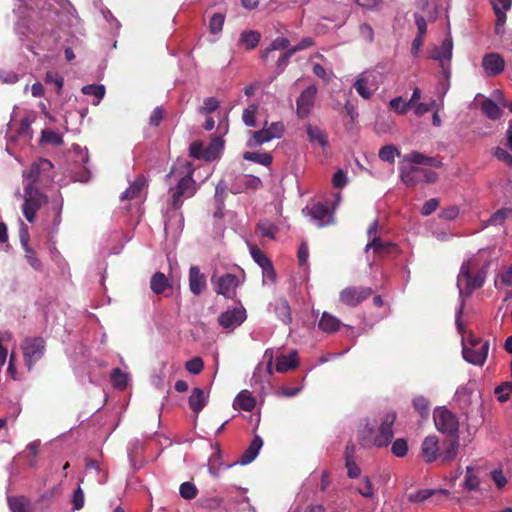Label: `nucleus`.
Here are the masks:
<instances>
[{
    "mask_svg": "<svg viewBox=\"0 0 512 512\" xmlns=\"http://www.w3.org/2000/svg\"><path fill=\"white\" fill-rule=\"evenodd\" d=\"M49 204V209L53 213V223L58 225L61 221V213L63 208V198L59 195L49 201L48 196L41 192L32 184H27L24 187V203L22 205V212L25 219L29 223H34L36 220L37 211L44 205Z\"/></svg>",
    "mask_w": 512,
    "mask_h": 512,
    "instance_id": "1",
    "label": "nucleus"
},
{
    "mask_svg": "<svg viewBox=\"0 0 512 512\" xmlns=\"http://www.w3.org/2000/svg\"><path fill=\"white\" fill-rule=\"evenodd\" d=\"M400 177L407 187H414L420 183H435L438 180V174L430 169L415 166L402 167Z\"/></svg>",
    "mask_w": 512,
    "mask_h": 512,
    "instance_id": "2",
    "label": "nucleus"
},
{
    "mask_svg": "<svg viewBox=\"0 0 512 512\" xmlns=\"http://www.w3.org/2000/svg\"><path fill=\"white\" fill-rule=\"evenodd\" d=\"M46 342L40 336L26 337L22 344L21 350L23 353L24 361L28 370H32L36 362H38L45 353Z\"/></svg>",
    "mask_w": 512,
    "mask_h": 512,
    "instance_id": "3",
    "label": "nucleus"
},
{
    "mask_svg": "<svg viewBox=\"0 0 512 512\" xmlns=\"http://www.w3.org/2000/svg\"><path fill=\"white\" fill-rule=\"evenodd\" d=\"M434 422L437 430L447 437L459 436V423L457 417L448 409L437 408L434 411Z\"/></svg>",
    "mask_w": 512,
    "mask_h": 512,
    "instance_id": "4",
    "label": "nucleus"
},
{
    "mask_svg": "<svg viewBox=\"0 0 512 512\" xmlns=\"http://www.w3.org/2000/svg\"><path fill=\"white\" fill-rule=\"evenodd\" d=\"M373 293L370 287H346L339 293V300L342 304L349 307H356Z\"/></svg>",
    "mask_w": 512,
    "mask_h": 512,
    "instance_id": "5",
    "label": "nucleus"
},
{
    "mask_svg": "<svg viewBox=\"0 0 512 512\" xmlns=\"http://www.w3.org/2000/svg\"><path fill=\"white\" fill-rule=\"evenodd\" d=\"M397 415L395 412L386 413L379 426L378 434L374 438L375 446L381 448L388 446L394 436L393 425L396 421Z\"/></svg>",
    "mask_w": 512,
    "mask_h": 512,
    "instance_id": "6",
    "label": "nucleus"
},
{
    "mask_svg": "<svg viewBox=\"0 0 512 512\" xmlns=\"http://www.w3.org/2000/svg\"><path fill=\"white\" fill-rule=\"evenodd\" d=\"M195 193V181L192 178L191 172L188 175L182 177L172 194L171 207L174 210H178L182 206V197H191Z\"/></svg>",
    "mask_w": 512,
    "mask_h": 512,
    "instance_id": "7",
    "label": "nucleus"
},
{
    "mask_svg": "<svg viewBox=\"0 0 512 512\" xmlns=\"http://www.w3.org/2000/svg\"><path fill=\"white\" fill-rule=\"evenodd\" d=\"M377 230L378 221L374 220L367 231L368 236L372 237V241L366 245V250L372 248L375 253L380 255L399 253V247L396 244L391 242H382L381 239L376 236Z\"/></svg>",
    "mask_w": 512,
    "mask_h": 512,
    "instance_id": "8",
    "label": "nucleus"
},
{
    "mask_svg": "<svg viewBox=\"0 0 512 512\" xmlns=\"http://www.w3.org/2000/svg\"><path fill=\"white\" fill-rule=\"evenodd\" d=\"M317 87L315 85L308 86L301 92L296 100V114L298 118L304 119L310 113L315 104Z\"/></svg>",
    "mask_w": 512,
    "mask_h": 512,
    "instance_id": "9",
    "label": "nucleus"
},
{
    "mask_svg": "<svg viewBox=\"0 0 512 512\" xmlns=\"http://www.w3.org/2000/svg\"><path fill=\"white\" fill-rule=\"evenodd\" d=\"M489 351V341L479 342V347H470L468 345H463L462 355L463 358L477 366H483Z\"/></svg>",
    "mask_w": 512,
    "mask_h": 512,
    "instance_id": "10",
    "label": "nucleus"
},
{
    "mask_svg": "<svg viewBox=\"0 0 512 512\" xmlns=\"http://www.w3.org/2000/svg\"><path fill=\"white\" fill-rule=\"evenodd\" d=\"M246 319V310L243 307L234 308L221 313L218 322L226 330H234Z\"/></svg>",
    "mask_w": 512,
    "mask_h": 512,
    "instance_id": "11",
    "label": "nucleus"
},
{
    "mask_svg": "<svg viewBox=\"0 0 512 512\" xmlns=\"http://www.w3.org/2000/svg\"><path fill=\"white\" fill-rule=\"evenodd\" d=\"M459 449V436L447 437L443 440L439 450V461L441 464H447L453 461Z\"/></svg>",
    "mask_w": 512,
    "mask_h": 512,
    "instance_id": "12",
    "label": "nucleus"
},
{
    "mask_svg": "<svg viewBox=\"0 0 512 512\" xmlns=\"http://www.w3.org/2000/svg\"><path fill=\"white\" fill-rule=\"evenodd\" d=\"M482 67L488 76H497L504 71L505 60L498 53H488L483 57Z\"/></svg>",
    "mask_w": 512,
    "mask_h": 512,
    "instance_id": "13",
    "label": "nucleus"
},
{
    "mask_svg": "<svg viewBox=\"0 0 512 512\" xmlns=\"http://www.w3.org/2000/svg\"><path fill=\"white\" fill-rule=\"evenodd\" d=\"M189 289L195 296L201 295L207 288V278L198 266H191L189 269Z\"/></svg>",
    "mask_w": 512,
    "mask_h": 512,
    "instance_id": "14",
    "label": "nucleus"
},
{
    "mask_svg": "<svg viewBox=\"0 0 512 512\" xmlns=\"http://www.w3.org/2000/svg\"><path fill=\"white\" fill-rule=\"evenodd\" d=\"M238 284V278L234 274L226 273L219 277L215 292L226 298H231L235 295V289Z\"/></svg>",
    "mask_w": 512,
    "mask_h": 512,
    "instance_id": "15",
    "label": "nucleus"
},
{
    "mask_svg": "<svg viewBox=\"0 0 512 512\" xmlns=\"http://www.w3.org/2000/svg\"><path fill=\"white\" fill-rule=\"evenodd\" d=\"M439 441L436 436H428L424 439L421 452L427 463H432L439 459Z\"/></svg>",
    "mask_w": 512,
    "mask_h": 512,
    "instance_id": "16",
    "label": "nucleus"
},
{
    "mask_svg": "<svg viewBox=\"0 0 512 512\" xmlns=\"http://www.w3.org/2000/svg\"><path fill=\"white\" fill-rule=\"evenodd\" d=\"M52 167L53 165L50 160L42 158L33 162L29 169L24 173V176L29 181L28 184H32V186H34L39 180L41 172L48 171Z\"/></svg>",
    "mask_w": 512,
    "mask_h": 512,
    "instance_id": "17",
    "label": "nucleus"
},
{
    "mask_svg": "<svg viewBox=\"0 0 512 512\" xmlns=\"http://www.w3.org/2000/svg\"><path fill=\"white\" fill-rule=\"evenodd\" d=\"M310 215L313 219L319 221L318 226L324 227L334 223L333 213L330 212L329 207L323 203H317L310 209Z\"/></svg>",
    "mask_w": 512,
    "mask_h": 512,
    "instance_id": "18",
    "label": "nucleus"
},
{
    "mask_svg": "<svg viewBox=\"0 0 512 512\" xmlns=\"http://www.w3.org/2000/svg\"><path fill=\"white\" fill-rule=\"evenodd\" d=\"M452 49H453V42L451 38H447L442 42V45L440 48H435V50L432 52V58L436 61L441 62V67L444 70V73H447V71L444 68V61H451L452 58Z\"/></svg>",
    "mask_w": 512,
    "mask_h": 512,
    "instance_id": "19",
    "label": "nucleus"
},
{
    "mask_svg": "<svg viewBox=\"0 0 512 512\" xmlns=\"http://www.w3.org/2000/svg\"><path fill=\"white\" fill-rule=\"evenodd\" d=\"M297 351L293 350L288 355H281L276 360V371L285 373L289 370L295 369L298 366Z\"/></svg>",
    "mask_w": 512,
    "mask_h": 512,
    "instance_id": "20",
    "label": "nucleus"
},
{
    "mask_svg": "<svg viewBox=\"0 0 512 512\" xmlns=\"http://www.w3.org/2000/svg\"><path fill=\"white\" fill-rule=\"evenodd\" d=\"M263 446V440L259 435H255L252 439L248 448L242 454L239 462L242 465L251 463L259 454L261 447Z\"/></svg>",
    "mask_w": 512,
    "mask_h": 512,
    "instance_id": "21",
    "label": "nucleus"
},
{
    "mask_svg": "<svg viewBox=\"0 0 512 512\" xmlns=\"http://www.w3.org/2000/svg\"><path fill=\"white\" fill-rule=\"evenodd\" d=\"M7 504L11 512H33L31 500L24 496H9Z\"/></svg>",
    "mask_w": 512,
    "mask_h": 512,
    "instance_id": "22",
    "label": "nucleus"
},
{
    "mask_svg": "<svg viewBox=\"0 0 512 512\" xmlns=\"http://www.w3.org/2000/svg\"><path fill=\"white\" fill-rule=\"evenodd\" d=\"M486 271L480 269L475 275L468 277L465 282V293L470 296L475 290L480 289L485 282Z\"/></svg>",
    "mask_w": 512,
    "mask_h": 512,
    "instance_id": "23",
    "label": "nucleus"
},
{
    "mask_svg": "<svg viewBox=\"0 0 512 512\" xmlns=\"http://www.w3.org/2000/svg\"><path fill=\"white\" fill-rule=\"evenodd\" d=\"M251 138L247 141L246 145L249 148H254L256 146L263 145L272 140L268 130H267V121L264 122L262 129L258 131H250Z\"/></svg>",
    "mask_w": 512,
    "mask_h": 512,
    "instance_id": "24",
    "label": "nucleus"
},
{
    "mask_svg": "<svg viewBox=\"0 0 512 512\" xmlns=\"http://www.w3.org/2000/svg\"><path fill=\"white\" fill-rule=\"evenodd\" d=\"M234 408H239L243 411L250 412L256 405L255 398L250 394L249 391H241L234 400Z\"/></svg>",
    "mask_w": 512,
    "mask_h": 512,
    "instance_id": "25",
    "label": "nucleus"
},
{
    "mask_svg": "<svg viewBox=\"0 0 512 512\" xmlns=\"http://www.w3.org/2000/svg\"><path fill=\"white\" fill-rule=\"evenodd\" d=\"M318 326L324 332L333 333L339 330L341 322L330 313L324 312L319 320Z\"/></svg>",
    "mask_w": 512,
    "mask_h": 512,
    "instance_id": "26",
    "label": "nucleus"
},
{
    "mask_svg": "<svg viewBox=\"0 0 512 512\" xmlns=\"http://www.w3.org/2000/svg\"><path fill=\"white\" fill-rule=\"evenodd\" d=\"M146 180L144 177H138L131 183L129 188H127L121 195V200H132L140 197V194L145 187Z\"/></svg>",
    "mask_w": 512,
    "mask_h": 512,
    "instance_id": "27",
    "label": "nucleus"
},
{
    "mask_svg": "<svg viewBox=\"0 0 512 512\" xmlns=\"http://www.w3.org/2000/svg\"><path fill=\"white\" fill-rule=\"evenodd\" d=\"M188 402L190 409L194 413L198 414L206 405V397L204 391L201 388H194Z\"/></svg>",
    "mask_w": 512,
    "mask_h": 512,
    "instance_id": "28",
    "label": "nucleus"
},
{
    "mask_svg": "<svg viewBox=\"0 0 512 512\" xmlns=\"http://www.w3.org/2000/svg\"><path fill=\"white\" fill-rule=\"evenodd\" d=\"M306 132L310 142H317L321 147L328 145V136L318 126L307 125Z\"/></svg>",
    "mask_w": 512,
    "mask_h": 512,
    "instance_id": "29",
    "label": "nucleus"
},
{
    "mask_svg": "<svg viewBox=\"0 0 512 512\" xmlns=\"http://www.w3.org/2000/svg\"><path fill=\"white\" fill-rule=\"evenodd\" d=\"M168 287L170 283L164 273L158 271L151 277L150 288L155 294H162Z\"/></svg>",
    "mask_w": 512,
    "mask_h": 512,
    "instance_id": "30",
    "label": "nucleus"
},
{
    "mask_svg": "<svg viewBox=\"0 0 512 512\" xmlns=\"http://www.w3.org/2000/svg\"><path fill=\"white\" fill-rule=\"evenodd\" d=\"M243 159L261 164L266 167L270 166L273 161L272 155L268 152L258 153L246 151L243 153Z\"/></svg>",
    "mask_w": 512,
    "mask_h": 512,
    "instance_id": "31",
    "label": "nucleus"
},
{
    "mask_svg": "<svg viewBox=\"0 0 512 512\" xmlns=\"http://www.w3.org/2000/svg\"><path fill=\"white\" fill-rule=\"evenodd\" d=\"M277 317L284 323L290 324L292 321L291 309L286 299H280L275 304Z\"/></svg>",
    "mask_w": 512,
    "mask_h": 512,
    "instance_id": "32",
    "label": "nucleus"
},
{
    "mask_svg": "<svg viewBox=\"0 0 512 512\" xmlns=\"http://www.w3.org/2000/svg\"><path fill=\"white\" fill-rule=\"evenodd\" d=\"M482 112L492 120H497L502 116V110L499 106L491 99L487 98L481 103Z\"/></svg>",
    "mask_w": 512,
    "mask_h": 512,
    "instance_id": "33",
    "label": "nucleus"
},
{
    "mask_svg": "<svg viewBox=\"0 0 512 512\" xmlns=\"http://www.w3.org/2000/svg\"><path fill=\"white\" fill-rule=\"evenodd\" d=\"M436 492L443 493L445 495L449 494L448 490L439 489V490H433V489H423L416 491L414 493H410L408 495V500L413 503H421L428 498H430L432 495H434Z\"/></svg>",
    "mask_w": 512,
    "mask_h": 512,
    "instance_id": "34",
    "label": "nucleus"
},
{
    "mask_svg": "<svg viewBox=\"0 0 512 512\" xmlns=\"http://www.w3.org/2000/svg\"><path fill=\"white\" fill-rule=\"evenodd\" d=\"M508 218H512V208H501L490 216L486 225L501 226Z\"/></svg>",
    "mask_w": 512,
    "mask_h": 512,
    "instance_id": "35",
    "label": "nucleus"
},
{
    "mask_svg": "<svg viewBox=\"0 0 512 512\" xmlns=\"http://www.w3.org/2000/svg\"><path fill=\"white\" fill-rule=\"evenodd\" d=\"M260 38L261 35L259 32L249 30L241 33L240 41L247 50H252L258 45Z\"/></svg>",
    "mask_w": 512,
    "mask_h": 512,
    "instance_id": "36",
    "label": "nucleus"
},
{
    "mask_svg": "<svg viewBox=\"0 0 512 512\" xmlns=\"http://www.w3.org/2000/svg\"><path fill=\"white\" fill-rule=\"evenodd\" d=\"M353 86L357 93L364 99H369L373 95V90L368 87V79L364 74L359 76Z\"/></svg>",
    "mask_w": 512,
    "mask_h": 512,
    "instance_id": "37",
    "label": "nucleus"
},
{
    "mask_svg": "<svg viewBox=\"0 0 512 512\" xmlns=\"http://www.w3.org/2000/svg\"><path fill=\"white\" fill-rule=\"evenodd\" d=\"M40 440H34L26 446V457L28 458V465L32 468L37 466V456L39 455Z\"/></svg>",
    "mask_w": 512,
    "mask_h": 512,
    "instance_id": "38",
    "label": "nucleus"
},
{
    "mask_svg": "<svg viewBox=\"0 0 512 512\" xmlns=\"http://www.w3.org/2000/svg\"><path fill=\"white\" fill-rule=\"evenodd\" d=\"M396 155L400 156V151L392 144L381 147L378 153V156L382 161L391 164L394 163Z\"/></svg>",
    "mask_w": 512,
    "mask_h": 512,
    "instance_id": "39",
    "label": "nucleus"
},
{
    "mask_svg": "<svg viewBox=\"0 0 512 512\" xmlns=\"http://www.w3.org/2000/svg\"><path fill=\"white\" fill-rule=\"evenodd\" d=\"M82 93L85 95L94 96L96 98V101L93 102V104L97 105L105 95V87L103 85L96 84L86 85L82 88Z\"/></svg>",
    "mask_w": 512,
    "mask_h": 512,
    "instance_id": "40",
    "label": "nucleus"
},
{
    "mask_svg": "<svg viewBox=\"0 0 512 512\" xmlns=\"http://www.w3.org/2000/svg\"><path fill=\"white\" fill-rule=\"evenodd\" d=\"M413 407L422 418H427L430 413V403L427 398L417 396L413 399Z\"/></svg>",
    "mask_w": 512,
    "mask_h": 512,
    "instance_id": "41",
    "label": "nucleus"
},
{
    "mask_svg": "<svg viewBox=\"0 0 512 512\" xmlns=\"http://www.w3.org/2000/svg\"><path fill=\"white\" fill-rule=\"evenodd\" d=\"M258 111V105L255 103L250 104L244 109L242 114V120L248 127H256V113Z\"/></svg>",
    "mask_w": 512,
    "mask_h": 512,
    "instance_id": "42",
    "label": "nucleus"
},
{
    "mask_svg": "<svg viewBox=\"0 0 512 512\" xmlns=\"http://www.w3.org/2000/svg\"><path fill=\"white\" fill-rule=\"evenodd\" d=\"M111 381L113 386L118 389H125L128 383L127 374L124 373L120 368H115L111 373Z\"/></svg>",
    "mask_w": 512,
    "mask_h": 512,
    "instance_id": "43",
    "label": "nucleus"
},
{
    "mask_svg": "<svg viewBox=\"0 0 512 512\" xmlns=\"http://www.w3.org/2000/svg\"><path fill=\"white\" fill-rule=\"evenodd\" d=\"M256 231L260 234L262 237H267L270 239L275 238V234L277 232V228L275 225L267 222V221H260L256 226Z\"/></svg>",
    "mask_w": 512,
    "mask_h": 512,
    "instance_id": "44",
    "label": "nucleus"
},
{
    "mask_svg": "<svg viewBox=\"0 0 512 512\" xmlns=\"http://www.w3.org/2000/svg\"><path fill=\"white\" fill-rule=\"evenodd\" d=\"M480 481L473 473V468L468 466L466 468V475L464 478V488L469 491H475L479 488Z\"/></svg>",
    "mask_w": 512,
    "mask_h": 512,
    "instance_id": "45",
    "label": "nucleus"
},
{
    "mask_svg": "<svg viewBox=\"0 0 512 512\" xmlns=\"http://www.w3.org/2000/svg\"><path fill=\"white\" fill-rule=\"evenodd\" d=\"M222 147L223 142L220 138L213 139L212 142L205 148V160L209 161L215 159Z\"/></svg>",
    "mask_w": 512,
    "mask_h": 512,
    "instance_id": "46",
    "label": "nucleus"
},
{
    "mask_svg": "<svg viewBox=\"0 0 512 512\" xmlns=\"http://www.w3.org/2000/svg\"><path fill=\"white\" fill-rule=\"evenodd\" d=\"M225 16L222 13H215L209 21V31L211 34H217L222 31Z\"/></svg>",
    "mask_w": 512,
    "mask_h": 512,
    "instance_id": "47",
    "label": "nucleus"
},
{
    "mask_svg": "<svg viewBox=\"0 0 512 512\" xmlns=\"http://www.w3.org/2000/svg\"><path fill=\"white\" fill-rule=\"evenodd\" d=\"M250 254L261 268L271 263V260L256 245L250 246Z\"/></svg>",
    "mask_w": 512,
    "mask_h": 512,
    "instance_id": "48",
    "label": "nucleus"
},
{
    "mask_svg": "<svg viewBox=\"0 0 512 512\" xmlns=\"http://www.w3.org/2000/svg\"><path fill=\"white\" fill-rule=\"evenodd\" d=\"M179 492L182 498L191 500L197 496L198 489L192 482H184L180 485Z\"/></svg>",
    "mask_w": 512,
    "mask_h": 512,
    "instance_id": "49",
    "label": "nucleus"
},
{
    "mask_svg": "<svg viewBox=\"0 0 512 512\" xmlns=\"http://www.w3.org/2000/svg\"><path fill=\"white\" fill-rule=\"evenodd\" d=\"M391 452L397 457H404L408 452V443L403 438L396 439L391 447Z\"/></svg>",
    "mask_w": 512,
    "mask_h": 512,
    "instance_id": "50",
    "label": "nucleus"
},
{
    "mask_svg": "<svg viewBox=\"0 0 512 512\" xmlns=\"http://www.w3.org/2000/svg\"><path fill=\"white\" fill-rule=\"evenodd\" d=\"M267 130L272 139H280L285 131V126L282 121H277L273 123L267 122Z\"/></svg>",
    "mask_w": 512,
    "mask_h": 512,
    "instance_id": "51",
    "label": "nucleus"
},
{
    "mask_svg": "<svg viewBox=\"0 0 512 512\" xmlns=\"http://www.w3.org/2000/svg\"><path fill=\"white\" fill-rule=\"evenodd\" d=\"M220 102L215 97L204 99L203 106L199 108L201 114H209L218 109Z\"/></svg>",
    "mask_w": 512,
    "mask_h": 512,
    "instance_id": "52",
    "label": "nucleus"
},
{
    "mask_svg": "<svg viewBox=\"0 0 512 512\" xmlns=\"http://www.w3.org/2000/svg\"><path fill=\"white\" fill-rule=\"evenodd\" d=\"M25 258L27 262L37 271H41L43 268L42 262L36 256V253L32 248H26L25 250Z\"/></svg>",
    "mask_w": 512,
    "mask_h": 512,
    "instance_id": "53",
    "label": "nucleus"
},
{
    "mask_svg": "<svg viewBox=\"0 0 512 512\" xmlns=\"http://www.w3.org/2000/svg\"><path fill=\"white\" fill-rule=\"evenodd\" d=\"M185 367L188 372H190L191 374L197 375L203 370L204 363L200 357H195V358L187 361Z\"/></svg>",
    "mask_w": 512,
    "mask_h": 512,
    "instance_id": "54",
    "label": "nucleus"
},
{
    "mask_svg": "<svg viewBox=\"0 0 512 512\" xmlns=\"http://www.w3.org/2000/svg\"><path fill=\"white\" fill-rule=\"evenodd\" d=\"M45 82L54 83L56 86L57 93L60 94L63 88L64 79L62 76H59L56 72L48 71L45 75Z\"/></svg>",
    "mask_w": 512,
    "mask_h": 512,
    "instance_id": "55",
    "label": "nucleus"
},
{
    "mask_svg": "<svg viewBox=\"0 0 512 512\" xmlns=\"http://www.w3.org/2000/svg\"><path fill=\"white\" fill-rule=\"evenodd\" d=\"M390 107L399 114H405L410 108V103L403 101L402 97H396L390 101Z\"/></svg>",
    "mask_w": 512,
    "mask_h": 512,
    "instance_id": "56",
    "label": "nucleus"
},
{
    "mask_svg": "<svg viewBox=\"0 0 512 512\" xmlns=\"http://www.w3.org/2000/svg\"><path fill=\"white\" fill-rule=\"evenodd\" d=\"M358 492L362 496L367 497V498H370L374 495V488H373V485L368 477H365L362 480V482L358 488Z\"/></svg>",
    "mask_w": 512,
    "mask_h": 512,
    "instance_id": "57",
    "label": "nucleus"
},
{
    "mask_svg": "<svg viewBox=\"0 0 512 512\" xmlns=\"http://www.w3.org/2000/svg\"><path fill=\"white\" fill-rule=\"evenodd\" d=\"M42 139L45 142L52 143L54 145H61L63 143L62 137L52 130H43Z\"/></svg>",
    "mask_w": 512,
    "mask_h": 512,
    "instance_id": "58",
    "label": "nucleus"
},
{
    "mask_svg": "<svg viewBox=\"0 0 512 512\" xmlns=\"http://www.w3.org/2000/svg\"><path fill=\"white\" fill-rule=\"evenodd\" d=\"M494 156L508 167H512V155L505 149L496 147L493 152Z\"/></svg>",
    "mask_w": 512,
    "mask_h": 512,
    "instance_id": "59",
    "label": "nucleus"
},
{
    "mask_svg": "<svg viewBox=\"0 0 512 512\" xmlns=\"http://www.w3.org/2000/svg\"><path fill=\"white\" fill-rule=\"evenodd\" d=\"M345 467L347 469V475L349 478H357L361 474V470L356 464L354 458H349L345 461Z\"/></svg>",
    "mask_w": 512,
    "mask_h": 512,
    "instance_id": "60",
    "label": "nucleus"
},
{
    "mask_svg": "<svg viewBox=\"0 0 512 512\" xmlns=\"http://www.w3.org/2000/svg\"><path fill=\"white\" fill-rule=\"evenodd\" d=\"M510 392H512V386H511V384H508V383L501 385V386H497L494 391V393L497 395L498 400L500 402L507 401Z\"/></svg>",
    "mask_w": 512,
    "mask_h": 512,
    "instance_id": "61",
    "label": "nucleus"
},
{
    "mask_svg": "<svg viewBox=\"0 0 512 512\" xmlns=\"http://www.w3.org/2000/svg\"><path fill=\"white\" fill-rule=\"evenodd\" d=\"M190 156L196 159H204L205 160V149L202 144L198 141L193 142L190 145Z\"/></svg>",
    "mask_w": 512,
    "mask_h": 512,
    "instance_id": "62",
    "label": "nucleus"
},
{
    "mask_svg": "<svg viewBox=\"0 0 512 512\" xmlns=\"http://www.w3.org/2000/svg\"><path fill=\"white\" fill-rule=\"evenodd\" d=\"M439 206V201L436 198H432L427 200L422 208H421V214L424 216L431 215Z\"/></svg>",
    "mask_w": 512,
    "mask_h": 512,
    "instance_id": "63",
    "label": "nucleus"
},
{
    "mask_svg": "<svg viewBox=\"0 0 512 512\" xmlns=\"http://www.w3.org/2000/svg\"><path fill=\"white\" fill-rule=\"evenodd\" d=\"M360 35L363 39H365L367 42L371 43L374 40V31L371 25L367 23H363L360 25L359 28Z\"/></svg>",
    "mask_w": 512,
    "mask_h": 512,
    "instance_id": "64",
    "label": "nucleus"
}]
</instances>
